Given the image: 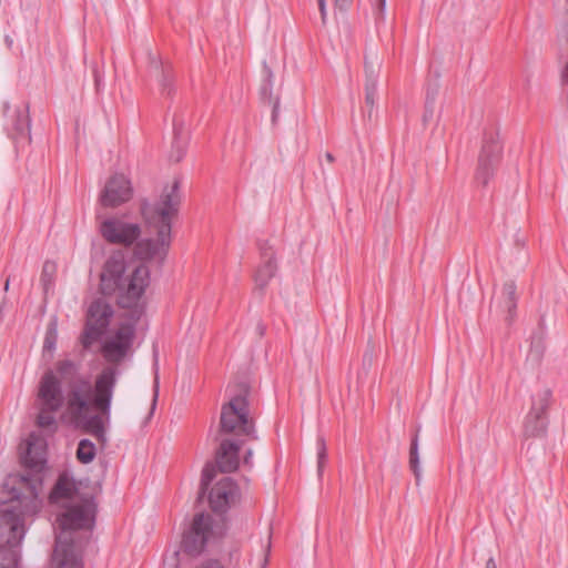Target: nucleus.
Instances as JSON below:
<instances>
[{"instance_id": "1", "label": "nucleus", "mask_w": 568, "mask_h": 568, "mask_svg": "<svg viewBox=\"0 0 568 568\" xmlns=\"http://www.w3.org/2000/svg\"><path fill=\"white\" fill-rule=\"evenodd\" d=\"M26 494L20 488L12 487L6 506L0 509V568H17L19 554L14 549L24 538L27 517L36 515L41 507L39 488L42 480L38 475H21L17 477Z\"/></svg>"}, {"instance_id": "2", "label": "nucleus", "mask_w": 568, "mask_h": 568, "mask_svg": "<svg viewBox=\"0 0 568 568\" xmlns=\"http://www.w3.org/2000/svg\"><path fill=\"white\" fill-rule=\"evenodd\" d=\"M63 508L64 511L57 517L60 532L55 537L52 561L55 568H82L81 558L74 549L72 532L93 528L97 503L92 495L84 494Z\"/></svg>"}, {"instance_id": "3", "label": "nucleus", "mask_w": 568, "mask_h": 568, "mask_svg": "<svg viewBox=\"0 0 568 568\" xmlns=\"http://www.w3.org/2000/svg\"><path fill=\"white\" fill-rule=\"evenodd\" d=\"M118 371L114 366L104 367L97 376L94 385L87 376L68 385L67 406L69 412L80 418L90 405L101 415L110 417L111 402L116 385Z\"/></svg>"}, {"instance_id": "4", "label": "nucleus", "mask_w": 568, "mask_h": 568, "mask_svg": "<svg viewBox=\"0 0 568 568\" xmlns=\"http://www.w3.org/2000/svg\"><path fill=\"white\" fill-rule=\"evenodd\" d=\"M125 262L121 256L106 260L100 276V290L103 295L118 292V305L122 308L135 307L150 283V270L141 264L124 276Z\"/></svg>"}, {"instance_id": "5", "label": "nucleus", "mask_w": 568, "mask_h": 568, "mask_svg": "<svg viewBox=\"0 0 568 568\" xmlns=\"http://www.w3.org/2000/svg\"><path fill=\"white\" fill-rule=\"evenodd\" d=\"M173 215H151V223L154 224L156 239H143L135 242L134 256L140 261L163 262L171 245Z\"/></svg>"}, {"instance_id": "6", "label": "nucleus", "mask_w": 568, "mask_h": 568, "mask_svg": "<svg viewBox=\"0 0 568 568\" xmlns=\"http://www.w3.org/2000/svg\"><path fill=\"white\" fill-rule=\"evenodd\" d=\"M221 432L244 435L256 439L253 419L248 417V402L246 396L237 395L221 409Z\"/></svg>"}, {"instance_id": "7", "label": "nucleus", "mask_w": 568, "mask_h": 568, "mask_svg": "<svg viewBox=\"0 0 568 568\" xmlns=\"http://www.w3.org/2000/svg\"><path fill=\"white\" fill-rule=\"evenodd\" d=\"M112 306L104 300H94L87 311L83 332L80 336L82 347L88 351L100 342L113 316Z\"/></svg>"}, {"instance_id": "8", "label": "nucleus", "mask_w": 568, "mask_h": 568, "mask_svg": "<svg viewBox=\"0 0 568 568\" xmlns=\"http://www.w3.org/2000/svg\"><path fill=\"white\" fill-rule=\"evenodd\" d=\"M134 338V324L122 323L113 334L102 342L100 347L102 357L108 363L120 364L131 353Z\"/></svg>"}, {"instance_id": "9", "label": "nucleus", "mask_w": 568, "mask_h": 568, "mask_svg": "<svg viewBox=\"0 0 568 568\" xmlns=\"http://www.w3.org/2000/svg\"><path fill=\"white\" fill-rule=\"evenodd\" d=\"M503 146L497 132L485 134L483 146L478 156L475 180L478 185L487 186L493 179L500 161Z\"/></svg>"}, {"instance_id": "10", "label": "nucleus", "mask_w": 568, "mask_h": 568, "mask_svg": "<svg viewBox=\"0 0 568 568\" xmlns=\"http://www.w3.org/2000/svg\"><path fill=\"white\" fill-rule=\"evenodd\" d=\"M213 535V518L205 513L195 514L189 529L183 534V551L191 556L200 555Z\"/></svg>"}, {"instance_id": "11", "label": "nucleus", "mask_w": 568, "mask_h": 568, "mask_svg": "<svg viewBox=\"0 0 568 568\" xmlns=\"http://www.w3.org/2000/svg\"><path fill=\"white\" fill-rule=\"evenodd\" d=\"M100 233L108 243L129 247L139 240L142 231L136 223L111 216L101 222Z\"/></svg>"}, {"instance_id": "12", "label": "nucleus", "mask_w": 568, "mask_h": 568, "mask_svg": "<svg viewBox=\"0 0 568 568\" xmlns=\"http://www.w3.org/2000/svg\"><path fill=\"white\" fill-rule=\"evenodd\" d=\"M132 194L131 181L124 174H114L106 181L99 201L102 207L113 209L128 202Z\"/></svg>"}, {"instance_id": "13", "label": "nucleus", "mask_w": 568, "mask_h": 568, "mask_svg": "<svg viewBox=\"0 0 568 568\" xmlns=\"http://www.w3.org/2000/svg\"><path fill=\"white\" fill-rule=\"evenodd\" d=\"M38 398L41 405L49 410H60L67 403L61 381L53 371H47L39 383Z\"/></svg>"}, {"instance_id": "14", "label": "nucleus", "mask_w": 568, "mask_h": 568, "mask_svg": "<svg viewBox=\"0 0 568 568\" xmlns=\"http://www.w3.org/2000/svg\"><path fill=\"white\" fill-rule=\"evenodd\" d=\"M382 68V61L375 52L366 54L364 61L365 72V103L368 108L367 118L373 119L374 109L377 100L378 77Z\"/></svg>"}, {"instance_id": "15", "label": "nucleus", "mask_w": 568, "mask_h": 568, "mask_svg": "<svg viewBox=\"0 0 568 568\" xmlns=\"http://www.w3.org/2000/svg\"><path fill=\"white\" fill-rule=\"evenodd\" d=\"M148 59L150 74L158 82L161 93L171 95L174 91V75L171 63L162 61L158 54L152 52L149 53Z\"/></svg>"}, {"instance_id": "16", "label": "nucleus", "mask_w": 568, "mask_h": 568, "mask_svg": "<svg viewBox=\"0 0 568 568\" xmlns=\"http://www.w3.org/2000/svg\"><path fill=\"white\" fill-rule=\"evenodd\" d=\"M83 494H79L75 481L68 474L63 473L59 475L54 486L49 494V503L51 505H59L65 507L74 499H78Z\"/></svg>"}, {"instance_id": "17", "label": "nucleus", "mask_w": 568, "mask_h": 568, "mask_svg": "<svg viewBox=\"0 0 568 568\" xmlns=\"http://www.w3.org/2000/svg\"><path fill=\"white\" fill-rule=\"evenodd\" d=\"M236 485L230 477H224L211 489L209 501L214 513H224L234 497Z\"/></svg>"}, {"instance_id": "18", "label": "nucleus", "mask_w": 568, "mask_h": 568, "mask_svg": "<svg viewBox=\"0 0 568 568\" xmlns=\"http://www.w3.org/2000/svg\"><path fill=\"white\" fill-rule=\"evenodd\" d=\"M241 446L242 442L231 439L221 442L215 456L216 465L221 473H232L237 469Z\"/></svg>"}, {"instance_id": "19", "label": "nucleus", "mask_w": 568, "mask_h": 568, "mask_svg": "<svg viewBox=\"0 0 568 568\" xmlns=\"http://www.w3.org/2000/svg\"><path fill=\"white\" fill-rule=\"evenodd\" d=\"M180 187L181 182L176 178L168 183L161 192L154 213H178L182 202Z\"/></svg>"}, {"instance_id": "20", "label": "nucleus", "mask_w": 568, "mask_h": 568, "mask_svg": "<svg viewBox=\"0 0 568 568\" xmlns=\"http://www.w3.org/2000/svg\"><path fill=\"white\" fill-rule=\"evenodd\" d=\"M494 301L498 308L507 312V322L513 323L517 307V287L514 281H507L495 293Z\"/></svg>"}, {"instance_id": "21", "label": "nucleus", "mask_w": 568, "mask_h": 568, "mask_svg": "<svg viewBox=\"0 0 568 568\" xmlns=\"http://www.w3.org/2000/svg\"><path fill=\"white\" fill-rule=\"evenodd\" d=\"M262 265L257 268L255 274V283L260 288H263L268 280H271L276 271V265L273 263L274 251L273 246L265 241L260 243Z\"/></svg>"}, {"instance_id": "22", "label": "nucleus", "mask_w": 568, "mask_h": 568, "mask_svg": "<svg viewBox=\"0 0 568 568\" xmlns=\"http://www.w3.org/2000/svg\"><path fill=\"white\" fill-rule=\"evenodd\" d=\"M174 138L169 152V160L171 162H180L186 152L189 144V132L184 129L183 123L176 120L173 121Z\"/></svg>"}, {"instance_id": "23", "label": "nucleus", "mask_w": 568, "mask_h": 568, "mask_svg": "<svg viewBox=\"0 0 568 568\" xmlns=\"http://www.w3.org/2000/svg\"><path fill=\"white\" fill-rule=\"evenodd\" d=\"M81 364L72 359H61L55 364L54 373L67 386L72 382L81 378L83 375L80 373Z\"/></svg>"}, {"instance_id": "24", "label": "nucleus", "mask_w": 568, "mask_h": 568, "mask_svg": "<svg viewBox=\"0 0 568 568\" xmlns=\"http://www.w3.org/2000/svg\"><path fill=\"white\" fill-rule=\"evenodd\" d=\"M545 334L541 329L534 332L530 337V346L527 354V361L531 362L532 365H538L545 354Z\"/></svg>"}, {"instance_id": "25", "label": "nucleus", "mask_w": 568, "mask_h": 568, "mask_svg": "<svg viewBox=\"0 0 568 568\" xmlns=\"http://www.w3.org/2000/svg\"><path fill=\"white\" fill-rule=\"evenodd\" d=\"M525 434L529 437L540 436L547 428V416H539L532 412H528L525 418Z\"/></svg>"}, {"instance_id": "26", "label": "nucleus", "mask_w": 568, "mask_h": 568, "mask_svg": "<svg viewBox=\"0 0 568 568\" xmlns=\"http://www.w3.org/2000/svg\"><path fill=\"white\" fill-rule=\"evenodd\" d=\"M409 468L415 476L416 484L419 485L422 480V468L419 459V428H417L416 433L412 437L409 447Z\"/></svg>"}, {"instance_id": "27", "label": "nucleus", "mask_w": 568, "mask_h": 568, "mask_svg": "<svg viewBox=\"0 0 568 568\" xmlns=\"http://www.w3.org/2000/svg\"><path fill=\"white\" fill-rule=\"evenodd\" d=\"M551 390L542 388L537 390L531 398L530 412L539 416H547V410L551 402Z\"/></svg>"}, {"instance_id": "28", "label": "nucleus", "mask_w": 568, "mask_h": 568, "mask_svg": "<svg viewBox=\"0 0 568 568\" xmlns=\"http://www.w3.org/2000/svg\"><path fill=\"white\" fill-rule=\"evenodd\" d=\"M267 77L268 78L272 77L270 71H267ZM261 97L263 100H267L268 103H273L272 122L275 124L280 118L281 100L277 97L274 102L272 101V81H271V79H267L263 83V85L261 88Z\"/></svg>"}, {"instance_id": "29", "label": "nucleus", "mask_w": 568, "mask_h": 568, "mask_svg": "<svg viewBox=\"0 0 568 568\" xmlns=\"http://www.w3.org/2000/svg\"><path fill=\"white\" fill-rule=\"evenodd\" d=\"M95 445L87 438L79 442L77 448V458L82 464L91 463L95 457Z\"/></svg>"}, {"instance_id": "30", "label": "nucleus", "mask_w": 568, "mask_h": 568, "mask_svg": "<svg viewBox=\"0 0 568 568\" xmlns=\"http://www.w3.org/2000/svg\"><path fill=\"white\" fill-rule=\"evenodd\" d=\"M16 120H14V129L20 135H30V116L28 108L17 109L14 111Z\"/></svg>"}, {"instance_id": "31", "label": "nucleus", "mask_w": 568, "mask_h": 568, "mask_svg": "<svg viewBox=\"0 0 568 568\" xmlns=\"http://www.w3.org/2000/svg\"><path fill=\"white\" fill-rule=\"evenodd\" d=\"M85 429L98 439L104 440V423L100 415L89 416L85 420Z\"/></svg>"}, {"instance_id": "32", "label": "nucleus", "mask_w": 568, "mask_h": 568, "mask_svg": "<svg viewBox=\"0 0 568 568\" xmlns=\"http://www.w3.org/2000/svg\"><path fill=\"white\" fill-rule=\"evenodd\" d=\"M216 466L213 463H206L201 476L199 497L202 498L209 489L211 483L216 476Z\"/></svg>"}, {"instance_id": "33", "label": "nucleus", "mask_w": 568, "mask_h": 568, "mask_svg": "<svg viewBox=\"0 0 568 568\" xmlns=\"http://www.w3.org/2000/svg\"><path fill=\"white\" fill-rule=\"evenodd\" d=\"M33 435L30 436V440H28V447L26 454L22 456V464L26 468L32 469V470H41L44 464V460L39 456L32 455V446L33 443L31 442V438Z\"/></svg>"}, {"instance_id": "34", "label": "nucleus", "mask_w": 568, "mask_h": 568, "mask_svg": "<svg viewBox=\"0 0 568 568\" xmlns=\"http://www.w3.org/2000/svg\"><path fill=\"white\" fill-rule=\"evenodd\" d=\"M57 412L58 410L45 409V407H43L41 405L40 413L38 414V417H37V425L40 428H52V429H55L57 428V420H55V417H54V413H57Z\"/></svg>"}, {"instance_id": "35", "label": "nucleus", "mask_w": 568, "mask_h": 568, "mask_svg": "<svg viewBox=\"0 0 568 568\" xmlns=\"http://www.w3.org/2000/svg\"><path fill=\"white\" fill-rule=\"evenodd\" d=\"M326 462H327V452H326L325 440L323 438H320L317 440V475H318V477H322Z\"/></svg>"}, {"instance_id": "36", "label": "nucleus", "mask_w": 568, "mask_h": 568, "mask_svg": "<svg viewBox=\"0 0 568 568\" xmlns=\"http://www.w3.org/2000/svg\"><path fill=\"white\" fill-rule=\"evenodd\" d=\"M57 343V332L54 327H50L47 332L43 348L48 351H52L55 347Z\"/></svg>"}, {"instance_id": "37", "label": "nucleus", "mask_w": 568, "mask_h": 568, "mask_svg": "<svg viewBox=\"0 0 568 568\" xmlns=\"http://www.w3.org/2000/svg\"><path fill=\"white\" fill-rule=\"evenodd\" d=\"M54 270L55 266L53 263L45 262L43 264L41 280L44 286H47V284L51 281V275L54 273Z\"/></svg>"}, {"instance_id": "38", "label": "nucleus", "mask_w": 568, "mask_h": 568, "mask_svg": "<svg viewBox=\"0 0 568 568\" xmlns=\"http://www.w3.org/2000/svg\"><path fill=\"white\" fill-rule=\"evenodd\" d=\"M438 93V87L435 85L434 88H428L426 92V101L428 105H435L436 97Z\"/></svg>"}, {"instance_id": "39", "label": "nucleus", "mask_w": 568, "mask_h": 568, "mask_svg": "<svg viewBox=\"0 0 568 568\" xmlns=\"http://www.w3.org/2000/svg\"><path fill=\"white\" fill-rule=\"evenodd\" d=\"M434 108H435V105H428L427 103H425V112L423 115V121L425 123H427L428 121H430L433 119Z\"/></svg>"}, {"instance_id": "40", "label": "nucleus", "mask_w": 568, "mask_h": 568, "mask_svg": "<svg viewBox=\"0 0 568 568\" xmlns=\"http://www.w3.org/2000/svg\"><path fill=\"white\" fill-rule=\"evenodd\" d=\"M317 2H318L320 12H321L322 23L326 24V20H327L326 2H325V0H317Z\"/></svg>"}, {"instance_id": "41", "label": "nucleus", "mask_w": 568, "mask_h": 568, "mask_svg": "<svg viewBox=\"0 0 568 568\" xmlns=\"http://www.w3.org/2000/svg\"><path fill=\"white\" fill-rule=\"evenodd\" d=\"M196 568H224V567L221 565V562L219 560L211 559V560H207V561L201 564Z\"/></svg>"}, {"instance_id": "42", "label": "nucleus", "mask_w": 568, "mask_h": 568, "mask_svg": "<svg viewBox=\"0 0 568 568\" xmlns=\"http://www.w3.org/2000/svg\"><path fill=\"white\" fill-rule=\"evenodd\" d=\"M386 10V0H378L376 4V13L378 17H384Z\"/></svg>"}, {"instance_id": "43", "label": "nucleus", "mask_w": 568, "mask_h": 568, "mask_svg": "<svg viewBox=\"0 0 568 568\" xmlns=\"http://www.w3.org/2000/svg\"><path fill=\"white\" fill-rule=\"evenodd\" d=\"M352 0H335V6L341 10H346Z\"/></svg>"}, {"instance_id": "44", "label": "nucleus", "mask_w": 568, "mask_h": 568, "mask_svg": "<svg viewBox=\"0 0 568 568\" xmlns=\"http://www.w3.org/2000/svg\"><path fill=\"white\" fill-rule=\"evenodd\" d=\"M485 568H497V564L494 559V557L488 558L486 561Z\"/></svg>"}, {"instance_id": "45", "label": "nucleus", "mask_w": 568, "mask_h": 568, "mask_svg": "<svg viewBox=\"0 0 568 568\" xmlns=\"http://www.w3.org/2000/svg\"><path fill=\"white\" fill-rule=\"evenodd\" d=\"M251 457H252V450H251V449H248V450L246 452V454H245V456H244V460H243L245 465H248V464H250V459H251Z\"/></svg>"}, {"instance_id": "46", "label": "nucleus", "mask_w": 568, "mask_h": 568, "mask_svg": "<svg viewBox=\"0 0 568 568\" xmlns=\"http://www.w3.org/2000/svg\"><path fill=\"white\" fill-rule=\"evenodd\" d=\"M94 82H95L97 88L99 89L100 83H101V78L97 71H94Z\"/></svg>"}, {"instance_id": "47", "label": "nucleus", "mask_w": 568, "mask_h": 568, "mask_svg": "<svg viewBox=\"0 0 568 568\" xmlns=\"http://www.w3.org/2000/svg\"><path fill=\"white\" fill-rule=\"evenodd\" d=\"M562 81H568V62L567 65L561 74Z\"/></svg>"}, {"instance_id": "48", "label": "nucleus", "mask_w": 568, "mask_h": 568, "mask_svg": "<svg viewBox=\"0 0 568 568\" xmlns=\"http://www.w3.org/2000/svg\"><path fill=\"white\" fill-rule=\"evenodd\" d=\"M325 159H326L329 163L334 162V156H333V154H332V153H329V152H326V153H325Z\"/></svg>"}, {"instance_id": "49", "label": "nucleus", "mask_w": 568, "mask_h": 568, "mask_svg": "<svg viewBox=\"0 0 568 568\" xmlns=\"http://www.w3.org/2000/svg\"><path fill=\"white\" fill-rule=\"evenodd\" d=\"M4 41H6V43L8 44V47H9V48H11V47H12V44H13V40H12L9 36H7V37L4 38Z\"/></svg>"}, {"instance_id": "50", "label": "nucleus", "mask_w": 568, "mask_h": 568, "mask_svg": "<svg viewBox=\"0 0 568 568\" xmlns=\"http://www.w3.org/2000/svg\"><path fill=\"white\" fill-rule=\"evenodd\" d=\"M156 397H158V389H155V394H154V398H153V403H152V410L155 408Z\"/></svg>"}, {"instance_id": "51", "label": "nucleus", "mask_w": 568, "mask_h": 568, "mask_svg": "<svg viewBox=\"0 0 568 568\" xmlns=\"http://www.w3.org/2000/svg\"><path fill=\"white\" fill-rule=\"evenodd\" d=\"M257 329H258V334H260V335H263V334H264V327L262 326V324H258V325H257Z\"/></svg>"}, {"instance_id": "52", "label": "nucleus", "mask_w": 568, "mask_h": 568, "mask_svg": "<svg viewBox=\"0 0 568 568\" xmlns=\"http://www.w3.org/2000/svg\"><path fill=\"white\" fill-rule=\"evenodd\" d=\"M9 288V278L6 281V284H4V290L8 291Z\"/></svg>"}]
</instances>
